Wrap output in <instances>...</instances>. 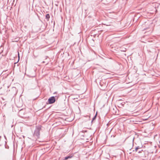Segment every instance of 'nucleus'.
I'll return each mask as SVG.
<instances>
[{
	"label": "nucleus",
	"mask_w": 160,
	"mask_h": 160,
	"mask_svg": "<svg viewBox=\"0 0 160 160\" xmlns=\"http://www.w3.org/2000/svg\"><path fill=\"white\" fill-rule=\"evenodd\" d=\"M42 126L40 125L36 126L35 128L33 134V137L36 138H40V131L41 130Z\"/></svg>",
	"instance_id": "obj_1"
},
{
	"label": "nucleus",
	"mask_w": 160,
	"mask_h": 160,
	"mask_svg": "<svg viewBox=\"0 0 160 160\" xmlns=\"http://www.w3.org/2000/svg\"><path fill=\"white\" fill-rule=\"evenodd\" d=\"M56 101V99L54 96H52L48 98V103L49 104H52Z\"/></svg>",
	"instance_id": "obj_2"
},
{
	"label": "nucleus",
	"mask_w": 160,
	"mask_h": 160,
	"mask_svg": "<svg viewBox=\"0 0 160 160\" xmlns=\"http://www.w3.org/2000/svg\"><path fill=\"white\" fill-rule=\"evenodd\" d=\"M25 112L24 110L22 109L20 110L18 112L19 116L21 117H23V115H24Z\"/></svg>",
	"instance_id": "obj_3"
},
{
	"label": "nucleus",
	"mask_w": 160,
	"mask_h": 160,
	"mask_svg": "<svg viewBox=\"0 0 160 160\" xmlns=\"http://www.w3.org/2000/svg\"><path fill=\"white\" fill-rule=\"evenodd\" d=\"M73 156V154H71L69 156H67L64 158V159L63 160H67L68 159L72 158Z\"/></svg>",
	"instance_id": "obj_4"
},
{
	"label": "nucleus",
	"mask_w": 160,
	"mask_h": 160,
	"mask_svg": "<svg viewBox=\"0 0 160 160\" xmlns=\"http://www.w3.org/2000/svg\"><path fill=\"white\" fill-rule=\"evenodd\" d=\"M50 15L49 14H47L45 16V18L47 19V21H48L49 20V19L50 18Z\"/></svg>",
	"instance_id": "obj_5"
},
{
	"label": "nucleus",
	"mask_w": 160,
	"mask_h": 160,
	"mask_svg": "<svg viewBox=\"0 0 160 160\" xmlns=\"http://www.w3.org/2000/svg\"><path fill=\"white\" fill-rule=\"evenodd\" d=\"M97 113H96V115L94 116L93 117V118H92V120L91 121V122L92 123L93 121L94 120H95L96 118V117H97Z\"/></svg>",
	"instance_id": "obj_6"
},
{
	"label": "nucleus",
	"mask_w": 160,
	"mask_h": 160,
	"mask_svg": "<svg viewBox=\"0 0 160 160\" xmlns=\"http://www.w3.org/2000/svg\"><path fill=\"white\" fill-rule=\"evenodd\" d=\"M140 148L141 147H140L139 146H137L135 148V150H133V151L134 152L135 151L136 152L138 151V149H140Z\"/></svg>",
	"instance_id": "obj_7"
},
{
	"label": "nucleus",
	"mask_w": 160,
	"mask_h": 160,
	"mask_svg": "<svg viewBox=\"0 0 160 160\" xmlns=\"http://www.w3.org/2000/svg\"><path fill=\"white\" fill-rule=\"evenodd\" d=\"M7 144L6 142V143L5 145V148L6 149H8L9 148V147L7 145H6V144Z\"/></svg>",
	"instance_id": "obj_8"
},
{
	"label": "nucleus",
	"mask_w": 160,
	"mask_h": 160,
	"mask_svg": "<svg viewBox=\"0 0 160 160\" xmlns=\"http://www.w3.org/2000/svg\"><path fill=\"white\" fill-rule=\"evenodd\" d=\"M18 61L17 62H15L14 63L15 64L17 63L19 61V58H20V57H19V53L18 54Z\"/></svg>",
	"instance_id": "obj_9"
},
{
	"label": "nucleus",
	"mask_w": 160,
	"mask_h": 160,
	"mask_svg": "<svg viewBox=\"0 0 160 160\" xmlns=\"http://www.w3.org/2000/svg\"><path fill=\"white\" fill-rule=\"evenodd\" d=\"M133 141H134V138L133 139L132 141V144L133 145Z\"/></svg>",
	"instance_id": "obj_10"
},
{
	"label": "nucleus",
	"mask_w": 160,
	"mask_h": 160,
	"mask_svg": "<svg viewBox=\"0 0 160 160\" xmlns=\"http://www.w3.org/2000/svg\"><path fill=\"white\" fill-rule=\"evenodd\" d=\"M45 63V61H43L42 62V63Z\"/></svg>",
	"instance_id": "obj_11"
},
{
	"label": "nucleus",
	"mask_w": 160,
	"mask_h": 160,
	"mask_svg": "<svg viewBox=\"0 0 160 160\" xmlns=\"http://www.w3.org/2000/svg\"><path fill=\"white\" fill-rule=\"evenodd\" d=\"M142 151V150L141 151H139V152H138V153H140Z\"/></svg>",
	"instance_id": "obj_12"
},
{
	"label": "nucleus",
	"mask_w": 160,
	"mask_h": 160,
	"mask_svg": "<svg viewBox=\"0 0 160 160\" xmlns=\"http://www.w3.org/2000/svg\"><path fill=\"white\" fill-rule=\"evenodd\" d=\"M123 51L125 52L126 51V49H125V50L124 49H123V50H122Z\"/></svg>",
	"instance_id": "obj_13"
},
{
	"label": "nucleus",
	"mask_w": 160,
	"mask_h": 160,
	"mask_svg": "<svg viewBox=\"0 0 160 160\" xmlns=\"http://www.w3.org/2000/svg\"><path fill=\"white\" fill-rule=\"evenodd\" d=\"M123 51L125 52L126 51V49H125V50L124 49H123V50H122Z\"/></svg>",
	"instance_id": "obj_14"
},
{
	"label": "nucleus",
	"mask_w": 160,
	"mask_h": 160,
	"mask_svg": "<svg viewBox=\"0 0 160 160\" xmlns=\"http://www.w3.org/2000/svg\"><path fill=\"white\" fill-rule=\"evenodd\" d=\"M48 57L47 56L45 57V59H47V58Z\"/></svg>",
	"instance_id": "obj_15"
},
{
	"label": "nucleus",
	"mask_w": 160,
	"mask_h": 160,
	"mask_svg": "<svg viewBox=\"0 0 160 160\" xmlns=\"http://www.w3.org/2000/svg\"><path fill=\"white\" fill-rule=\"evenodd\" d=\"M57 93V92H55L53 94H55V93Z\"/></svg>",
	"instance_id": "obj_16"
},
{
	"label": "nucleus",
	"mask_w": 160,
	"mask_h": 160,
	"mask_svg": "<svg viewBox=\"0 0 160 160\" xmlns=\"http://www.w3.org/2000/svg\"><path fill=\"white\" fill-rule=\"evenodd\" d=\"M4 138H6V137L5 136H4Z\"/></svg>",
	"instance_id": "obj_17"
}]
</instances>
